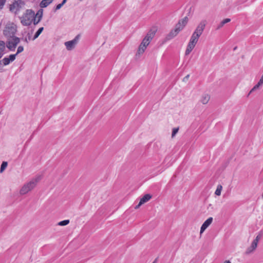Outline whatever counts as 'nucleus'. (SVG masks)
<instances>
[{"instance_id":"1","label":"nucleus","mask_w":263,"mask_h":263,"mask_svg":"<svg viewBox=\"0 0 263 263\" xmlns=\"http://www.w3.org/2000/svg\"><path fill=\"white\" fill-rule=\"evenodd\" d=\"M157 30L155 28L151 29L147 33L145 37L142 40L141 43L140 44L138 52L137 53V55L138 54L140 55L142 54L145 50L147 46L149 45L151 41L154 37Z\"/></svg>"},{"instance_id":"2","label":"nucleus","mask_w":263,"mask_h":263,"mask_svg":"<svg viewBox=\"0 0 263 263\" xmlns=\"http://www.w3.org/2000/svg\"><path fill=\"white\" fill-rule=\"evenodd\" d=\"M34 17H35L34 12L31 9H27L25 13L20 18L23 26H28L31 24Z\"/></svg>"},{"instance_id":"3","label":"nucleus","mask_w":263,"mask_h":263,"mask_svg":"<svg viewBox=\"0 0 263 263\" xmlns=\"http://www.w3.org/2000/svg\"><path fill=\"white\" fill-rule=\"evenodd\" d=\"M41 179V177L39 176L33 178L28 183L25 184L20 190V193L21 195H25L29 191L33 189L39 181Z\"/></svg>"},{"instance_id":"4","label":"nucleus","mask_w":263,"mask_h":263,"mask_svg":"<svg viewBox=\"0 0 263 263\" xmlns=\"http://www.w3.org/2000/svg\"><path fill=\"white\" fill-rule=\"evenodd\" d=\"M205 26L206 21H201L192 34L190 39L198 42L200 36L201 35L205 29Z\"/></svg>"},{"instance_id":"5","label":"nucleus","mask_w":263,"mask_h":263,"mask_svg":"<svg viewBox=\"0 0 263 263\" xmlns=\"http://www.w3.org/2000/svg\"><path fill=\"white\" fill-rule=\"evenodd\" d=\"M16 26L13 23L8 24L6 25L3 33L4 35L8 38H13L16 37L15 34L16 32Z\"/></svg>"},{"instance_id":"6","label":"nucleus","mask_w":263,"mask_h":263,"mask_svg":"<svg viewBox=\"0 0 263 263\" xmlns=\"http://www.w3.org/2000/svg\"><path fill=\"white\" fill-rule=\"evenodd\" d=\"M21 39L14 37L12 40H9L6 43V46L10 51H14L17 44L20 43Z\"/></svg>"},{"instance_id":"7","label":"nucleus","mask_w":263,"mask_h":263,"mask_svg":"<svg viewBox=\"0 0 263 263\" xmlns=\"http://www.w3.org/2000/svg\"><path fill=\"white\" fill-rule=\"evenodd\" d=\"M24 3L22 0H15L14 2L10 6V10L13 11L15 10V13L17 11H20L22 7V5H24Z\"/></svg>"},{"instance_id":"8","label":"nucleus","mask_w":263,"mask_h":263,"mask_svg":"<svg viewBox=\"0 0 263 263\" xmlns=\"http://www.w3.org/2000/svg\"><path fill=\"white\" fill-rule=\"evenodd\" d=\"M80 35L78 34L72 40L66 42L65 43V45L66 47V49L68 50H71L72 49H73L76 45L77 44Z\"/></svg>"},{"instance_id":"9","label":"nucleus","mask_w":263,"mask_h":263,"mask_svg":"<svg viewBox=\"0 0 263 263\" xmlns=\"http://www.w3.org/2000/svg\"><path fill=\"white\" fill-rule=\"evenodd\" d=\"M179 25V24L176 25L175 29L171 30V31L167 35V40H170L173 39L179 33V32L181 30V28H179V27H178Z\"/></svg>"},{"instance_id":"10","label":"nucleus","mask_w":263,"mask_h":263,"mask_svg":"<svg viewBox=\"0 0 263 263\" xmlns=\"http://www.w3.org/2000/svg\"><path fill=\"white\" fill-rule=\"evenodd\" d=\"M197 43V42L192 40L191 39L190 40L185 52V54L186 55H189L191 52V51L195 47Z\"/></svg>"},{"instance_id":"11","label":"nucleus","mask_w":263,"mask_h":263,"mask_svg":"<svg viewBox=\"0 0 263 263\" xmlns=\"http://www.w3.org/2000/svg\"><path fill=\"white\" fill-rule=\"evenodd\" d=\"M151 198L152 196L150 194H147L144 195V196L141 198L139 204L135 206V209H138L141 205L149 201Z\"/></svg>"},{"instance_id":"12","label":"nucleus","mask_w":263,"mask_h":263,"mask_svg":"<svg viewBox=\"0 0 263 263\" xmlns=\"http://www.w3.org/2000/svg\"><path fill=\"white\" fill-rule=\"evenodd\" d=\"M213 221V218L209 217L208 219H206L202 224L200 228V233H202L205 229L212 223Z\"/></svg>"},{"instance_id":"13","label":"nucleus","mask_w":263,"mask_h":263,"mask_svg":"<svg viewBox=\"0 0 263 263\" xmlns=\"http://www.w3.org/2000/svg\"><path fill=\"white\" fill-rule=\"evenodd\" d=\"M16 58V54H11L9 57H5L2 59L3 65L6 66L10 64V62L14 61Z\"/></svg>"},{"instance_id":"14","label":"nucleus","mask_w":263,"mask_h":263,"mask_svg":"<svg viewBox=\"0 0 263 263\" xmlns=\"http://www.w3.org/2000/svg\"><path fill=\"white\" fill-rule=\"evenodd\" d=\"M188 22V17L187 16H185L182 19H181L179 21L177 24H179L180 25L178 26L179 28H181V30L183 29V28L187 24Z\"/></svg>"},{"instance_id":"15","label":"nucleus","mask_w":263,"mask_h":263,"mask_svg":"<svg viewBox=\"0 0 263 263\" xmlns=\"http://www.w3.org/2000/svg\"><path fill=\"white\" fill-rule=\"evenodd\" d=\"M6 49V43L3 41H0V58H2L5 54Z\"/></svg>"},{"instance_id":"16","label":"nucleus","mask_w":263,"mask_h":263,"mask_svg":"<svg viewBox=\"0 0 263 263\" xmlns=\"http://www.w3.org/2000/svg\"><path fill=\"white\" fill-rule=\"evenodd\" d=\"M53 0H42L40 4L41 8H45L52 3Z\"/></svg>"},{"instance_id":"17","label":"nucleus","mask_w":263,"mask_h":263,"mask_svg":"<svg viewBox=\"0 0 263 263\" xmlns=\"http://www.w3.org/2000/svg\"><path fill=\"white\" fill-rule=\"evenodd\" d=\"M210 98V97L209 95H204L201 97V102L203 104H206L208 103Z\"/></svg>"},{"instance_id":"18","label":"nucleus","mask_w":263,"mask_h":263,"mask_svg":"<svg viewBox=\"0 0 263 263\" xmlns=\"http://www.w3.org/2000/svg\"><path fill=\"white\" fill-rule=\"evenodd\" d=\"M230 21H231L230 18H227L224 19L220 23V24L218 25V26H217L216 29H219L220 28L222 27L224 24L230 22Z\"/></svg>"},{"instance_id":"19","label":"nucleus","mask_w":263,"mask_h":263,"mask_svg":"<svg viewBox=\"0 0 263 263\" xmlns=\"http://www.w3.org/2000/svg\"><path fill=\"white\" fill-rule=\"evenodd\" d=\"M44 30V27H41L37 31L35 32L34 36L32 39V40H35L36 39H37L39 36L41 34V33L42 32V31Z\"/></svg>"},{"instance_id":"20","label":"nucleus","mask_w":263,"mask_h":263,"mask_svg":"<svg viewBox=\"0 0 263 263\" xmlns=\"http://www.w3.org/2000/svg\"><path fill=\"white\" fill-rule=\"evenodd\" d=\"M31 38V33L28 32L27 34L26 37L24 38H22V40L24 41L25 43H28L29 41L32 40Z\"/></svg>"},{"instance_id":"21","label":"nucleus","mask_w":263,"mask_h":263,"mask_svg":"<svg viewBox=\"0 0 263 263\" xmlns=\"http://www.w3.org/2000/svg\"><path fill=\"white\" fill-rule=\"evenodd\" d=\"M263 83H260V81H259V82L257 83V84H256L252 88V89L250 90L249 95H250L251 93H252L253 91H254V90H255L256 89H258L260 86H261V85H262Z\"/></svg>"},{"instance_id":"22","label":"nucleus","mask_w":263,"mask_h":263,"mask_svg":"<svg viewBox=\"0 0 263 263\" xmlns=\"http://www.w3.org/2000/svg\"><path fill=\"white\" fill-rule=\"evenodd\" d=\"M7 165L8 163L6 161H3L1 166L0 173H2L5 170Z\"/></svg>"},{"instance_id":"23","label":"nucleus","mask_w":263,"mask_h":263,"mask_svg":"<svg viewBox=\"0 0 263 263\" xmlns=\"http://www.w3.org/2000/svg\"><path fill=\"white\" fill-rule=\"evenodd\" d=\"M222 189V186L221 185H218L217 187L216 190L215 192V194L217 196H220L221 194V192Z\"/></svg>"},{"instance_id":"24","label":"nucleus","mask_w":263,"mask_h":263,"mask_svg":"<svg viewBox=\"0 0 263 263\" xmlns=\"http://www.w3.org/2000/svg\"><path fill=\"white\" fill-rule=\"evenodd\" d=\"M43 10L42 9H40L35 14V17H37L38 18L42 19L43 16Z\"/></svg>"},{"instance_id":"25","label":"nucleus","mask_w":263,"mask_h":263,"mask_svg":"<svg viewBox=\"0 0 263 263\" xmlns=\"http://www.w3.org/2000/svg\"><path fill=\"white\" fill-rule=\"evenodd\" d=\"M69 223V220H64L59 222V226H64L68 224Z\"/></svg>"},{"instance_id":"26","label":"nucleus","mask_w":263,"mask_h":263,"mask_svg":"<svg viewBox=\"0 0 263 263\" xmlns=\"http://www.w3.org/2000/svg\"><path fill=\"white\" fill-rule=\"evenodd\" d=\"M23 50H24V47L22 46H20L18 47L17 49V52L15 54H16V55L18 53L22 52Z\"/></svg>"},{"instance_id":"27","label":"nucleus","mask_w":263,"mask_h":263,"mask_svg":"<svg viewBox=\"0 0 263 263\" xmlns=\"http://www.w3.org/2000/svg\"><path fill=\"white\" fill-rule=\"evenodd\" d=\"M179 130V128H174L173 129L172 133V137H174L176 134L178 133Z\"/></svg>"},{"instance_id":"28","label":"nucleus","mask_w":263,"mask_h":263,"mask_svg":"<svg viewBox=\"0 0 263 263\" xmlns=\"http://www.w3.org/2000/svg\"><path fill=\"white\" fill-rule=\"evenodd\" d=\"M257 246V243H256V241H253L252 242V244L251 245V248H252V249H255Z\"/></svg>"},{"instance_id":"29","label":"nucleus","mask_w":263,"mask_h":263,"mask_svg":"<svg viewBox=\"0 0 263 263\" xmlns=\"http://www.w3.org/2000/svg\"><path fill=\"white\" fill-rule=\"evenodd\" d=\"M6 2V0H0V9L3 8Z\"/></svg>"},{"instance_id":"30","label":"nucleus","mask_w":263,"mask_h":263,"mask_svg":"<svg viewBox=\"0 0 263 263\" xmlns=\"http://www.w3.org/2000/svg\"><path fill=\"white\" fill-rule=\"evenodd\" d=\"M255 249H252V248H251V247L250 246V247H249L247 250H246V254H250L252 252H253Z\"/></svg>"},{"instance_id":"31","label":"nucleus","mask_w":263,"mask_h":263,"mask_svg":"<svg viewBox=\"0 0 263 263\" xmlns=\"http://www.w3.org/2000/svg\"><path fill=\"white\" fill-rule=\"evenodd\" d=\"M255 249H252V248H251V247L250 246V247H249L247 250H246V254H250L252 252H253Z\"/></svg>"},{"instance_id":"32","label":"nucleus","mask_w":263,"mask_h":263,"mask_svg":"<svg viewBox=\"0 0 263 263\" xmlns=\"http://www.w3.org/2000/svg\"><path fill=\"white\" fill-rule=\"evenodd\" d=\"M41 19L40 18H38L37 20L36 19L35 17H34V20H33V24L34 25H36L40 21H41Z\"/></svg>"},{"instance_id":"33","label":"nucleus","mask_w":263,"mask_h":263,"mask_svg":"<svg viewBox=\"0 0 263 263\" xmlns=\"http://www.w3.org/2000/svg\"><path fill=\"white\" fill-rule=\"evenodd\" d=\"M63 5L62 4V3L58 4L57 5L54 9V11H56L58 10H59Z\"/></svg>"},{"instance_id":"34","label":"nucleus","mask_w":263,"mask_h":263,"mask_svg":"<svg viewBox=\"0 0 263 263\" xmlns=\"http://www.w3.org/2000/svg\"><path fill=\"white\" fill-rule=\"evenodd\" d=\"M260 238V236L259 235H257L255 239L253 241H256V243H258V242Z\"/></svg>"},{"instance_id":"35","label":"nucleus","mask_w":263,"mask_h":263,"mask_svg":"<svg viewBox=\"0 0 263 263\" xmlns=\"http://www.w3.org/2000/svg\"><path fill=\"white\" fill-rule=\"evenodd\" d=\"M189 77H190V75H189V74H187L186 76H185V77L183 78V82H186V81H187V80H188V79H189Z\"/></svg>"},{"instance_id":"36","label":"nucleus","mask_w":263,"mask_h":263,"mask_svg":"<svg viewBox=\"0 0 263 263\" xmlns=\"http://www.w3.org/2000/svg\"><path fill=\"white\" fill-rule=\"evenodd\" d=\"M66 1L67 0H63L62 2L61 3L62 4L64 5L66 3Z\"/></svg>"},{"instance_id":"37","label":"nucleus","mask_w":263,"mask_h":263,"mask_svg":"<svg viewBox=\"0 0 263 263\" xmlns=\"http://www.w3.org/2000/svg\"><path fill=\"white\" fill-rule=\"evenodd\" d=\"M2 65H3V61H2V60H0V67H1Z\"/></svg>"},{"instance_id":"38","label":"nucleus","mask_w":263,"mask_h":263,"mask_svg":"<svg viewBox=\"0 0 263 263\" xmlns=\"http://www.w3.org/2000/svg\"><path fill=\"white\" fill-rule=\"evenodd\" d=\"M224 263H231V262L229 260H226Z\"/></svg>"},{"instance_id":"39","label":"nucleus","mask_w":263,"mask_h":263,"mask_svg":"<svg viewBox=\"0 0 263 263\" xmlns=\"http://www.w3.org/2000/svg\"><path fill=\"white\" fill-rule=\"evenodd\" d=\"M157 261V258L155 260V261L153 263H156Z\"/></svg>"}]
</instances>
